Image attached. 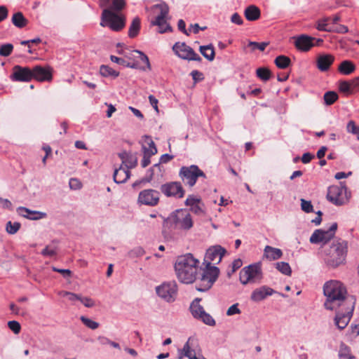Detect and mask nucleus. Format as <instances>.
Wrapping results in <instances>:
<instances>
[{
	"label": "nucleus",
	"mask_w": 359,
	"mask_h": 359,
	"mask_svg": "<svg viewBox=\"0 0 359 359\" xmlns=\"http://www.w3.org/2000/svg\"><path fill=\"white\" fill-rule=\"evenodd\" d=\"M338 69L341 74L348 75L355 71V67L352 62L344 60L340 64Z\"/></svg>",
	"instance_id": "nucleus-30"
},
{
	"label": "nucleus",
	"mask_w": 359,
	"mask_h": 359,
	"mask_svg": "<svg viewBox=\"0 0 359 359\" xmlns=\"http://www.w3.org/2000/svg\"><path fill=\"white\" fill-rule=\"evenodd\" d=\"M80 320L87 327H88L91 330H96L97 328L99 327L100 325L98 323H97L86 316H81L80 317Z\"/></svg>",
	"instance_id": "nucleus-42"
},
{
	"label": "nucleus",
	"mask_w": 359,
	"mask_h": 359,
	"mask_svg": "<svg viewBox=\"0 0 359 359\" xmlns=\"http://www.w3.org/2000/svg\"><path fill=\"white\" fill-rule=\"evenodd\" d=\"M331 20L330 18H325L319 20L316 23V29L319 31L332 32V27L329 26L328 22Z\"/></svg>",
	"instance_id": "nucleus-33"
},
{
	"label": "nucleus",
	"mask_w": 359,
	"mask_h": 359,
	"mask_svg": "<svg viewBox=\"0 0 359 359\" xmlns=\"http://www.w3.org/2000/svg\"><path fill=\"white\" fill-rule=\"evenodd\" d=\"M13 46L11 43L3 44L0 46V55L7 57L10 55L13 51Z\"/></svg>",
	"instance_id": "nucleus-43"
},
{
	"label": "nucleus",
	"mask_w": 359,
	"mask_h": 359,
	"mask_svg": "<svg viewBox=\"0 0 359 359\" xmlns=\"http://www.w3.org/2000/svg\"><path fill=\"white\" fill-rule=\"evenodd\" d=\"M296 48L300 51H309L312 47L315 46L314 37L302 34L293 37Z\"/></svg>",
	"instance_id": "nucleus-18"
},
{
	"label": "nucleus",
	"mask_w": 359,
	"mask_h": 359,
	"mask_svg": "<svg viewBox=\"0 0 359 359\" xmlns=\"http://www.w3.org/2000/svg\"><path fill=\"white\" fill-rule=\"evenodd\" d=\"M191 76L195 83L203 81L204 79L203 74L198 70H193L191 72Z\"/></svg>",
	"instance_id": "nucleus-57"
},
{
	"label": "nucleus",
	"mask_w": 359,
	"mask_h": 359,
	"mask_svg": "<svg viewBox=\"0 0 359 359\" xmlns=\"http://www.w3.org/2000/svg\"><path fill=\"white\" fill-rule=\"evenodd\" d=\"M100 74L104 77L111 76L116 78L119 73L107 65H102L100 69Z\"/></svg>",
	"instance_id": "nucleus-34"
},
{
	"label": "nucleus",
	"mask_w": 359,
	"mask_h": 359,
	"mask_svg": "<svg viewBox=\"0 0 359 359\" xmlns=\"http://www.w3.org/2000/svg\"><path fill=\"white\" fill-rule=\"evenodd\" d=\"M69 185L71 189L78 190L82 187L81 182L76 178H71L69 182Z\"/></svg>",
	"instance_id": "nucleus-55"
},
{
	"label": "nucleus",
	"mask_w": 359,
	"mask_h": 359,
	"mask_svg": "<svg viewBox=\"0 0 359 359\" xmlns=\"http://www.w3.org/2000/svg\"><path fill=\"white\" fill-rule=\"evenodd\" d=\"M276 268L280 273L286 276H290L292 273L291 267L288 263L285 262H277L276 264Z\"/></svg>",
	"instance_id": "nucleus-38"
},
{
	"label": "nucleus",
	"mask_w": 359,
	"mask_h": 359,
	"mask_svg": "<svg viewBox=\"0 0 359 359\" xmlns=\"http://www.w3.org/2000/svg\"><path fill=\"white\" fill-rule=\"evenodd\" d=\"M166 224L174 226L175 229L189 231L194 226L190 213L186 210H177L172 212L165 220Z\"/></svg>",
	"instance_id": "nucleus-6"
},
{
	"label": "nucleus",
	"mask_w": 359,
	"mask_h": 359,
	"mask_svg": "<svg viewBox=\"0 0 359 359\" xmlns=\"http://www.w3.org/2000/svg\"><path fill=\"white\" fill-rule=\"evenodd\" d=\"M261 12L259 8L255 6L250 5L244 11V15L249 21H255L260 18Z\"/></svg>",
	"instance_id": "nucleus-27"
},
{
	"label": "nucleus",
	"mask_w": 359,
	"mask_h": 359,
	"mask_svg": "<svg viewBox=\"0 0 359 359\" xmlns=\"http://www.w3.org/2000/svg\"><path fill=\"white\" fill-rule=\"evenodd\" d=\"M79 301L87 308H91L95 305L94 301L87 297H83L80 295Z\"/></svg>",
	"instance_id": "nucleus-56"
},
{
	"label": "nucleus",
	"mask_w": 359,
	"mask_h": 359,
	"mask_svg": "<svg viewBox=\"0 0 359 359\" xmlns=\"http://www.w3.org/2000/svg\"><path fill=\"white\" fill-rule=\"evenodd\" d=\"M332 29H333L332 32H337V33L344 34V33H347L348 32V27L343 25H339L337 26L336 27H332Z\"/></svg>",
	"instance_id": "nucleus-63"
},
{
	"label": "nucleus",
	"mask_w": 359,
	"mask_h": 359,
	"mask_svg": "<svg viewBox=\"0 0 359 359\" xmlns=\"http://www.w3.org/2000/svg\"><path fill=\"white\" fill-rule=\"evenodd\" d=\"M201 201L200 198L194 196H189L187 198L185 201V205L187 206H190L191 208L196 205L197 203H198Z\"/></svg>",
	"instance_id": "nucleus-58"
},
{
	"label": "nucleus",
	"mask_w": 359,
	"mask_h": 359,
	"mask_svg": "<svg viewBox=\"0 0 359 359\" xmlns=\"http://www.w3.org/2000/svg\"><path fill=\"white\" fill-rule=\"evenodd\" d=\"M152 10L157 15L155 20L151 22V24L158 27V32L164 33L171 30L170 26L167 22V17L169 12L168 5L165 3L156 4L152 7Z\"/></svg>",
	"instance_id": "nucleus-8"
},
{
	"label": "nucleus",
	"mask_w": 359,
	"mask_h": 359,
	"mask_svg": "<svg viewBox=\"0 0 359 359\" xmlns=\"http://www.w3.org/2000/svg\"><path fill=\"white\" fill-rule=\"evenodd\" d=\"M133 52L135 53L136 54L139 55L140 60L142 62H143L144 64H146L147 69L150 70L151 65H150V62H149L148 57L142 51L135 50H133Z\"/></svg>",
	"instance_id": "nucleus-52"
},
{
	"label": "nucleus",
	"mask_w": 359,
	"mask_h": 359,
	"mask_svg": "<svg viewBox=\"0 0 359 359\" xmlns=\"http://www.w3.org/2000/svg\"><path fill=\"white\" fill-rule=\"evenodd\" d=\"M17 212L19 215L32 220H38L46 217V212L31 210L25 207H19L17 209Z\"/></svg>",
	"instance_id": "nucleus-22"
},
{
	"label": "nucleus",
	"mask_w": 359,
	"mask_h": 359,
	"mask_svg": "<svg viewBox=\"0 0 359 359\" xmlns=\"http://www.w3.org/2000/svg\"><path fill=\"white\" fill-rule=\"evenodd\" d=\"M179 176L184 183L191 187L196 184L198 177L206 178L204 172L196 165L182 166L180 170Z\"/></svg>",
	"instance_id": "nucleus-10"
},
{
	"label": "nucleus",
	"mask_w": 359,
	"mask_h": 359,
	"mask_svg": "<svg viewBox=\"0 0 359 359\" xmlns=\"http://www.w3.org/2000/svg\"><path fill=\"white\" fill-rule=\"evenodd\" d=\"M142 150L144 154L153 156L157 153V149L152 139L149 136L143 137Z\"/></svg>",
	"instance_id": "nucleus-26"
},
{
	"label": "nucleus",
	"mask_w": 359,
	"mask_h": 359,
	"mask_svg": "<svg viewBox=\"0 0 359 359\" xmlns=\"http://www.w3.org/2000/svg\"><path fill=\"white\" fill-rule=\"evenodd\" d=\"M55 241H53V243L50 245H48L46 248L41 251V254L43 257H53L57 255V247L55 245H53Z\"/></svg>",
	"instance_id": "nucleus-37"
},
{
	"label": "nucleus",
	"mask_w": 359,
	"mask_h": 359,
	"mask_svg": "<svg viewBox=\"0 0 359 359\" xmlns=\"http://www.w3.org/2000/svg\"><path fill=\"white\" fill-rule=\"evenodd\" d=\"M323 294L326 297L325 308L335 311V325L339 330L344 329L353 316L355 297L348 294L346 286L336 280L327 281L324 284Z\"/></svg>",
	"instance_id": "nucleus-1"
},
{
	"label": "nucleus",
	"mask_w": 359,
	"mask_h": 359,
	"mask_svg": "<svg viewBox=\"0 0 359 359\" xmlns=\"http://www.w3.org/2000/svg\"><path fill=\"white\" fill-rule=\"evenodd\" d=\"M346 129L348 133H353L355 135H359V127L355 125V122L353 121H350L347 123Z\"/></svg>",
	"instance_id": "nucleus-50"
},
{
	"label": "nucleus",
	"mask_w": 359,
	"mask_h": 359,
	"mask_svg": "<svg viewBox=\"0 0 359 359\" xmlns=\"http://www.w3.org/2000/svg\"><path fill=\"white\" fill-rule=\"evenodd\" d=\"M326 198L335 205H342L348 201L346 187L341 183L340 186L333 185L327 189Z\"/></svg>",
	"instance_id": "nucleus-9"
},
{
	"label": "nucleus",
	"mask_w": 359,
	"mask_h": 359,
	"mask_svg": "<svg viewBox=\"0 0 359 359\" xmlns=\"http://www.w3.org/2000/svg\"><path fill=\"white\" fill-rule=\"evenodd\" d=\"M12 23L18 28H23L27 25V20L21 12L15 13L11 18Z\"/></svg>",
	"instance_id": "nucleus-29"
},
{
	"label": "nucleus",
	"mask_w": 359,
	"mask_h": 359,
	"mask_svg": "<svg viewBox=\"0 0 359 359\" xmlns=\"http://www.w3.org/2000/svg\"><path fill=\"white\" fill-rule=\"evenodd\" d=\"M191 210L196 215H203L204 214V204L200 201L191 208Z\"/></svg>",
	"instance_id": "nucleus-45"
},
{
	"label": "nucleus",
	"mask_w": 359,
	"mask_h": 359,
	"mask_svg": "<svg viewBox=\"0 0 359 359\" xmlns=\"http://www.w3.org/2000/svg\"><path fill=\"white\" fill-rule=\"evenodd\" d=\"M199 261L195 259L191 254H186L177 258L175 269L180 281L183 283H192L197 274Z\"/></svg>",
	"instance_id": "nucleus-4"
},
{
	"label": "nucleus",
	"mask_w": 359,
	"mask_h": 359,
	"mask_svg": "<svg viewBox=\"0 0 359 359\" xmlns=\"http://www.w3.org/2000/svg\"><path fill=\"white\" fill-rule=\"evenodd\" d=\"M290 59L285 55H279L275 59L276 65L280 69H285L290 64Z\"/></svg>",
	"instance_id": "nucleus-36"
},
{
	"label": "nucleus",
	"mask_w": 359,
	"mask_h": 359,
	"mask_svg": "<svg viewBox=\"0 0 359 359\" xmlns=\"http://www.w3.org/2000/svg\"><path fill=\"white\" fill-rule=\"evenodd\" d=\"M200 298H196L191 304L189 309L193 317L197 320H201L205 325L215 326L216 324L214 318L205 312L204 308L200 304Z\"/></svg>",
	"instance_id": "nucleus-11"
},
{
	"label": "nucleus",
	"mask_w": 359,
	"mask_h": 359,
	"mask_svg": "<svg viewBox=\"0 0 359 359\" xmlns=\"http://www.w3.org/2000/svg\"><path fill=\"white\" fill-rule=\"evenodd\" d=\"M231 22L238 25L243 24V20L238 13H234L231 17Z\"/></svg>",
	"instance_id": "nucleus-59"
},
{
	"label": "nucleus",
	"mask_w": 359,
	"mask_h": 359,
	"mask_svg": "<svg viewBox=\"0 0 359 359\" xmlns=\"http://www.w3.org/2000/svg\"><path fill=\"white\" fill-rule=\"evenodd\" d=\"M161 191L167 197L175 198H183L185 194L184 189L180 182H170L162 184Z\"/></svg>",
	"instance_id": "nucleus-15"
},
{
	"label": "nucleus",
	"mask_w": 359,
	"mask_h": 359,
	"mask_svg": "<svg viewBox=\"0 0 359 359\" xmlns=\"http://www.w3.org/2000/svg\"><path fill=\"white\" fill-rule=\"evenodd\" d=\"M301 208L303 211L305 212H311L313 211V205L311 202L309 201H306L305 199H301Z\"/></svg>",
	"instance_id": "nucleus-48"
},
{
	"label": "nucleus",
	"mask_w": 359,
	"mask_h": 359,
	"mask_svg": "<svg viewBox=\"0 0 359 359\" xmlns=\"http://www.w3.org/2000/svg\"><path fill=\"white\" fill-rule=\"evenodd\" d=\"M8 326L15 334H18L20 332V325L15 320L9 321L8 323Z\"/></svg>",
	"instance_id": "nucleus-54"
},
{
	"label": "nucleus",
	"mask_w": 359,
	"mask_h": 359,
	"mask_svg": "<svg viewBox=\"0 0 359 359\" xmlns=\"http://www.w3.org/2000/svg\"><path fill=\"white\" fill-rule=\"evenodd\" d=\"M263 278L261 264L256 263L243 268L239 274V279L243 285L260 283Z\"/></svg>",
	"instance_id": "nucleus-7"
},
{
	"label": "nucleus",
	"mask_w": 359,
	"mask_h": 359,
	"mask_svg": "<svg viewBox=\"0 0 359 359\" xmlns=\"http://www.w3.org/2000/svg\"><path fill=\"white\" fill-rule=\"evenodd\" d=\"M323 99L326 105H331L338 99V95L334 91H328L325 93Z\"/></svg>",
	"instance_id": "nucleus-39"
},
{
	"label": "nucleus",
	"mask_w": 359,
	"mask_h": 359,
	"mask_svg": "<svg viewBox=\"0 0 359 359\" xmlns=\"http://www.w3.org/2000/svg\"><path fill=\"white\" fill-rule=\"evenodd\" d=\"M200 52L209 61H212L215 58V50L212 45L201 46Z\"/></svg>",
	"instance_id": "nucleus-32"
},
{
	"label": "nucleus",
	"mask_w": 359,
	"mask_h": 359,
	"mask_svg": "<svg viewBox=\"0 0 359 359\" xmlns=\"http://www.w3.org/2000/svg\"><path fill=\"white\" fill-rule=\"evenodd\" d=\"M140 29V19L138 17L135 18L131 25H130L128 30V36L130 38L135 37Z\"/></svg>",
	"instance_id": "nucleus-31"
},
{
	"label": "nucleus",
	"mask_w": 359,
	"mask_h": 359,
	"mask_svg": "<svg viewBox=\"0 0 359 359\" xmlns=\"http://www.w3.org/2000/svg\"><path fill=\"white\" fill-rule=\"evenodd\" d=\"M21 226L20 223L19 222H11V221L8 222L6 225V231L9 234H15L18 232Z\"/></svg>",
	"instance_id": "nucleus-41"
},
{
	"label": "nucleus",
	"mask_w": 359,
	"mask_h": 359,
	"mask_svg": "<svg viewBox=\"0 0 359 359\" xmlns=\"http://www.w3.org/2000/svg\"><path fill=\"white\" fill-rule=\"evenodd\" d=\"M32 79L39 81H50L52 80V72L50 67L35 66L32 69Z\"/></svg>",
	"instance_id": "nucleus-21"
},
{
	"label": "nucleus",
	"mask_w": 359,
	"mask_h": 359,
	"mask_svg": "<svg viewBox=\"0 0 359 359\" xmlns=\"http://www.w3.org/2000/svg\"><path fill=\"white\" fill-rule=\"evenodd\" d=\"M158 296L167 302H173L177 294V286L175 281L165 282L156 287Z\"/></svg>",
	"instance_id": "nucleus-12"
},
{
	"label": "nucleus",
	"mask_w": 359,
	"mask_h": 359,
	"mask_svg": "<svg viewBox=\"0 0 359 359\" xmlns=\"http://www.w3.org/2000/svg\"><path fill=\"white\" fill-rule=\"evenodd\" d=\"M172 50L179 57L183 60L201 61V57L185 43H176Z\"/></svg>",
	"instance_id": "nucleus-14"
},
{
	"label": "nucleus",
	"mask_w": 359,
	"mask_h": 359,
	"mask_svg": "<svg viewBox=\"0 0 359 359\" xmlns=\"http://www.w3.org/2000/svg\"><path fill=\"white\" fill-rule=\"evenodd\" d=\"M60 295L62 297H66L71 302L79 301L80 295L67 291H62L60 292Z\"/></svg>",
	"instance_id": "nucleus-47"
},
{
	"label": "nucleus",
	"mask_w": 359,
	"mask_h": 359,
	"mask_svg": "<svg viewBox=\"0 0 359 359\" xmlns=\"http://www.w3.org/2000/svg\"><path fill=\"white\" fill-rule=\"evenodd\" d=\"M0 207L11 210L12 208V203L9 200L0 197Z\"/></svg>",
	"instance_id": "nucleus-61"
},
{
	"label": "nucleus",
	"mask_w": 359,
	"mask_h": 359,
	"mask_svg": "<svg viewBox=\"0 0 359 359\" xmlns=\"http://www.w3.org/2000/svg\"><path fill=\"white\" fill-rule=\"evenodd\" d=\"M348 83L350 85V88L353 94L359 91V77H356L348 81Z\"/></svg>",
	"instance_id": "nucleus-53"
},
{
	"label": "nucleus",
	"mask_w": 359,
	"mask_h": 359,
	"mask_svg": "<svg viewBox=\"0 0 359 359\" xmlns=\"http://www.w3.org/2000/svg\"><path fill=\"white\" fill-rule=\"evenodd\" d=\"M334 60V57L332 55H320L317 59V67L320 71L325 72L329 69Z\"/></svg>",
	"instance_id": "nucleus-24"
},
{
	"label": "nucleus",
	"mask_w": 359,
	"mask_h": 359,
	"mask_svg": "<svg viewBox=\"0 0 359 359\" xmlns=\"http://www.w3.org/2000/svg\"><path fill=\"white\" fill-rule=\"evenodd\" d=\"M130 170L124 168L121 165L118 168H116L114 172V181L117 184H122L126 182L130 177Z\"/></svg>",
	"instance_id": "nucleus-25"
},
{
	"label": "nucleus",
	"mask_w": 359,
	"mask_h": 359,
	"mask_svg": "<svg viewBox=\"0 0 359 359\" xmlns=\"http://www.w3.org/2000/svg\"><path fill=\"white\" fill-rule=\"evenodd\" d=\"M257 76L262 81H266L271 77V71L264 67L258 68L256 71Z\"/></svg>",
	"instance_id": "nucleus-40"
},
{
	"label": "nucleus",
	"mask_w": 359,
	"mask_h": 359,
	"mask_svg": "<svg viewBox=\"0 0 359 359\" xmlns=\"http://www.w3.org/2000/svg\"><path fill=\"white\" fill-rule=\"evenodd\" d=\"M276 291L269 286L263 285L254 290L250 295V299L255 302H259L267 297L271 296Z\"/></svg>",
	"instance_id": "nucleus-20"
},
{
	"label": "nucleus",
	"mask_w": 359,
	"mask_h": 359,
	"mask_svg": "<svg viewBox=\"0 0 359 359\" xmlns=\"http://www.w3.org/2000/svg\"><path fill=\"white\" fill-rule=\"evenodd\" d=\"M243 264L241 259H235L232 263V270L231 272H228V276H230L231 273H233L237 269H240Z\"/></svg>",
	"instance_id": "nucleus-60"
},
{
	"label": "nucleus",
	"mask_w": 359,
	"mask_h": 359,
	"mask_svg": "<svg viewBox=\"0 0 359 359\" xmlns=\"http://www.w3.org/2000/svg\"><path fill=\"white\" fill-rule=\"evenodd\" d=\"M118 156L121 159L122 165L124 168L130 170L137 165V158L131 153L124 151L119 153Z\"/></svg>",
	"instance_id": "nucleus-23"
},
{
	"label": "nucleus",
	"mask_w": 359,
	"mask_h": 359,
	"mask_svg": "<svg viewBox=\"0 0 359 359\" xmlns=\"http://www.w3.org/2000/svg\"><path fill=\"white\" fill-rule=\"evenodd\" d=\"M99 4L103 11L100 25L109 27L115 32L121 31L126 25V18L118 12L126 5L124 0H99Z\"/></svg>",
	"instance_id": "nucleus-3"
},
{
	"label": "nucleus",
	"mask_w": 359,
	"mask_h": 359,
	"mask_svg": "<svg viewBox=\"0 0 359 359\" xmlns=\"http://www.w3.org/2000/svg\"><path fill=\"white\" fill-rule=\"evenodd\" d=\"M226 252V250L219 245L212 246L207 250L203 262L205 267L196 284V289L198 291H207L215 282L219 276V270L215 265L221 262Z\"/></svg>",
	"instance_id": "nucleus-2"
},
{
	"label": "nucleus",
	"mask_w": 359,
	"mask_h": 359,
	"mask_svg": "<svg viewBox=\"0 0 359 359\" xmlns=\"http://www.w3.org/2000/svg\"><path fill=\"white\" fill-rule=\"evenodd\" d=\"M11 79L16 81L27 82L32 79V69L29 67H22L19 65L13 67Z\"/></svg>",
	"instance_id": "nucleus-19"
},
{
	"label": "nucleus",
	"mask_w": 359,
	"mask_h": 359,
	"mask_svg": "<svg viewBox=\"0 0 359 359\" xmlns=\"http://www.w3.org/2000/svg\"><path fill=\"white\" fill-rule=\"evenodd\" d=\"M268 43L265 42L258 43L255 41H250L248 43V46L251 48L252 51L258 49L261 51H264L267 46Z\"/></svg>",
	"instance_id": "nucleus-44"
},
{
	"label": "nucleus",
	"mask_w": 359,
	"mask_h": 359,
	"mask_svg": "<svg viewBox=\"0 0 359 359\" xmlns=\"http://www.w3.org/2000/svg\"><path fill=\"white\" fill-rule=\"evenodd\" d=\"M145 253L144 250L142 247H137L129 252L130 257H138L144 255Z\"/></svg>",
	"instance_id": "nucleus-51"
},
{
	"label": "nucleus",
	"mask_w": 359,
	"mask_h": 359,
	"mask_svg": "<svg viewBox=\"0 0 359 359\" xmlns=\"http://www.w3.org/2000/svg\"><path fill=\"white\" fill-rule=\"evenodd\" d=\"M160 193L154 189H144L140 192L138 203L149 206H155L159 201Z\"/></svg>",
	"instance_id": "nucleus-16"
},
{
	"label": "nucleus",
	"mask_w": 359,
	"mask_h": 359,
	"mask_svg": "<svg viewBox=\"0 0 359 359\" xmlns=\"http://www.w3.org/2000/svg\"><path fill=\"white\" fill-rule=\"evenodd\" d=\"M339 357L340 359H353V356L351 354L350 348L346 344L341 343L339 351Z\"/></svg>",
	"instance_id": "nucleus-35"
},
{
	"label": "nucleus",
	"mask_w": 359,
	"mask_h": 359,
	"mask_svg": "<svg viewBox=\"0 0 359 359\" xmlns=\"http://www.w3.org/2000/svg\"><path fill=\"white\" fill-rule=\"evenodd\" d=\"M283 255L281 250L266 245L264 248V256L269 260H276Z\"/></svg>",
	"instance_id": "nucleus-28"
},
{
	"label": "nucleus",
	"mask_w": 359,
	"mask_h": 359,
	"mask_svg": "<svg viewBox=\"0 0 359 359\" xmlns=\"http://www.w3.org/2000/svg\"><path fill=\"white\" fill-rule=\"evenodd\" d=\"M197 346L196 340L191 337L189 338L183 348L178 350V359H195Z\"/></svg>",
	"instance_id": "nucleus-17"
},
{
	"label": "nucleus",
	"mask_w": 359,
	"mask_h": 359,
	"mask_svg": "<svg viewBox=\"0 0 359 359\" xmlns=\"http://www.w3.org/2000/svg\"><path fill=\"white\" fill-rule=\"evenodd\" d=\"M347 242L337 239L332 243L330 248L325 250L324 260L326 264L332 268H336L345 261L347 254Z\"/></svg>",
	"instance_id": "nucleus-5"
},
{
	"label": "nucleus",
	"mask_w": 359,
	"mask_h": 359,
	"mask_svg": "<svg viewBox=\"0 0 359 359\" xmlns=\"http://www.w3.org/2000/svg\"><path fill=\"white\" fill-rule=\"evenodd\" d=\"M339 90L346 94V95H351L353 94L350 88V85L346 81H343L339 83Z\"/></svg>",
	"instance_id": "nucleus-46"
},
{
	"label": "nucleus",
	"mask_w": 359,
	"mask_h": 359,
	"mask_svg": "<svg viewBox=\"0 0 359 359\" xmlns=\"http://www.w3.org/2000/svg\"><path fill=\"white\" fill-rule=\"evenodd\" d=\"M110 59L113 62H115L116 64H118V65L124 66V67L126 66V64L127 62V60H125L124 58L118 57H116L114 55H111Z\"/></svg>",
	"instance_id": "nucleus-62"
},
{
	"label": "nucleus",
	"mask_w": 359,
	"mask_h": 359,
	"mask_svg": "<svg viewBox=\"0 0 359 359\" xmlns=\"http://www.w3.org/2000/svg\"><path fill=\"white\" fill-rule=\"evenodd\" d=\"M149 100L150 104L153 107V108L155 109L156 112H158V100L152 95H150L149 96Z\"/></svg>",
	"instance_id": "nucleus-64"
},
{
	"label": "nucleus",
	"mask_w": 359,
	"mask_h": 359,
	"mask_svg": "<svg viewBox=\"0 0 359 359\" xmlns=\"http://www.w3.org/2000/svg\"><path fill=\"white\" fill-rule=\"evenodd\" d=\"M337 229V223L334 222L327 230L316 229L310 237V242L313 244L326 243L331 240Z\"/></svg>",
	"instance_id": "nucleus-13"
},
{
	"label": "nucleus",
	"mask_w": 359,
	"mask_h": 359,
	"mask_svg": "<svg viewBox=\"0 0 359 359\" xmlns=\"http://www.w3.org/2000/svg\"><path fill=\"white\" fill-rule=\"evenodd\" d=\"M238 303L231 305L226 311V316H231L241 313V309L238 308Z\"/></svg>",
	"instance_id": "nucleus-49"
}]
</instances>
